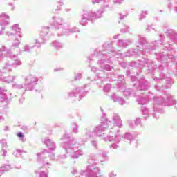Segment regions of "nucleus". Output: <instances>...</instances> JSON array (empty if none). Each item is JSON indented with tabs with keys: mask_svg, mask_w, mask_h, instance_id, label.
Here are the masks:
<instances>
[{
	"mask_svg": "<svg viewBox=\"0 0 177 177\" xmlns=\"http://www.w3.org/2000/svg\"><path fill=\"white\" fill-rule=\"evenodd\" d=\"M39 177H48V172L41 171L39 172Z\"/></svg>",
	"mask_w": 177,
	"mask_h": 177,
	"instance_id": "52",
	"label": "nucleus"
},
{
	"mask_svg": "<svg viewBox=\"0 0 177 177\" xmlns=\"http://www.w3.org/2000/svg\"><path fill=\"white\" fill-rule=\"evenodd\" d=\"M64 158H67V156H66V155H60L57 160H64Z\"/></svg>",
	"mask_w": 177,
	"mask_h": 177,
	"instance_id": "58",
	"label": "nucleus"
},
{
	"mask_svg": "<svg viewBox=\"0 0 177 177\" xmlns=\"http://www.w3.org/2000/svg\"><path fill=\"white\" fill-rule=\"evenodd\" d=\"M83 175L86 177H102V171L96 165H89L86 167V171H83L81 176Z\"/></svg>",
	"mask_w": 177,
	"mask_h": 177,
	"instance_id": "11",
	"label": "nucleus"
},
{
	"mask_svg": "<svg viewBox=\"0 0 177 177\" xmlns=\"http://www.w3.org/2000/svg\"><path fill=\"white\" fill-rule=\"evenodd\" d=\"M111 120L115 127H118V128H122V127L124 126V124H122V120H121V117H120L118 114L113 113L111 116Z\"/></svg>",
	"mask_w": 177,
	"mask_h": 177,
	"instance_id": "23",
	"label": "nucleus"
},
{
	"mask_svg": "<svg viewBox=\"0 0 177 177\" xmlns=\"http://www.w3.org/2000/svg\"><path fill=\"white\" fill-rule=\"evenodd\" d=\"M155 89L158 91V92H162L164 91V86H162V87H159L158 85H156L155 86Z\"/></svg>",
	"mask_w": 177,
	"mask_h": 177,
	"instance_id": "53",
	"label": "nucleus"
},
{
	"mask_svg": "<svg viewBox=\"0 0 177 177\" xmlns=\"http://www.w3.org/2000/svg\"><path fill=\"white\" fill-rule=\"evenodd\" d=\"M19 44H20V40L15 39V43L12 44V46H15V48H17V46H19Z\"/></svg>",
	"mask_w": 177,
	"mask_h": 177,
	"instance_id": "55",
	"label": "nucleus"
},
{
	"mask_svg": "<svg viewBox=\"0 0 177 177\" xmlns=\"http://www.w3.org/2000/svg\"><path fill=\"white\" fill-rule=\"evenodd\" d=\"M136 49H131L124 53L125 57H129L133 55H145V53H150V48L149 47V42L146 38L140 37L136 44Z\"/></svg>",
	"mask_w": 177,
	"mask_h": 177,
	"instance_id": "6",
	"label": "nucleus"
},
{
	"mask_svg": "<svg viewBox=\"0 0 177 177\" xmlns=\"http://www.w3.org/2000/svg\"><path fill=\"white\" fill-rule=\"evenodd\" d=\"M110 98L114 103H119L121 106H124L127 103L125 100L122 98V97L115 94V93H113L112 95H109Z\"/></svg>",
	"mask_w": 177,
	"mask_h": 177,
	"instance_id": "24",
	"label": "nucleus"
},
{
	"mask_svg": "<svg viewBox=\"0 0 177 177\" xmlns=\"http://www.w3.org/2000/svg\"><path fill=\"white\" fill-rule=\"evenodd\" d=\"M142 115L144 117L145 120H147L150 117V111L149 109L142 106L141 107Z\"/></svg>",
	"mask_w": 177,
	"mask_h": 177,
	"instance_id": "33",
	"label": "nucleus"
},
{
	"mask_svg": "<svg viewBox=\"0 0 177 177\" xmlns=\"http://www.w3.org/2000/svg\"><path fill=\"white\" fill-rule=\"evenodd\" d=\"M61 140L63 142L61 143L62 147L66 151L72 160H78L80 156L85 154L84 149H80L81 144L75 138L70 137L68 134H64L61 138Z\"/></svg>",
	"mask_w": 177,
	"mask_h": 177,
	"instance_id": "3",
	"label": "nucleus"
},
{
	"mask_svg": "<svg viewBox=\"0 0 177 177\" xmlns=\"http://www.w3.org/2000/svg\"><path fill=\"white\" fill-rule=\"evenodd\" d=\"M44 164V167H46V168H49V167H50V163H43Z\"/></svg>",
	"mask_w": 177,
	"mask_h": 177,
	"instance_id": "63",
	"label": "nucleus"
},
{
	"mask_svg": "<svg viewBox=\"0 0 177 177\" xmlns=\"http://www.w3.org/2000/svg\"><path fill=\"white\" fill-rule=\"evenodd\" d=\"M43 142L47 145L49 150H56V144L51 139L46 138Z\"/></svg>",
	"mask_w": 177,
	"mask_h": 177,
	"instance_id": "29",
	"label": "nucleus"
},
{
	"mask_svg": "<svg viewBox=\"0 0 177 177\" xmlns=\"http://www.w3.org/2000/svg\"><path fill=\"white\" fill-rule=\"evenodd\" d=\"M23 102H24V97H22L19 100V103H20V104H21Z\"/></svg>",
	"mask_w": 177,
	"mask_h": 177,
	"instance_id": "64",
	"label": "nucleus"
},
{
	"mask_svg": "<svg viewBox=\"0 0 177 177\" xmlns=\"http://www.w3.org/2000/svg\"><path fill=\"white\" fill-rule=\"evenodd\" d=\"M159 37L160 41H153V43L151 44V45L148 46V48H149L150 49V53H151V51L156 50V49L158 48V46L157 45H162V42H164V38H165V35H164L163 34H160L159 35Z\"/></svg>",
	"mask_w": 177,
	"mask_h": 177,
	"instance_id": "22",
	"label": "nucleus"
},
{
	"mask_svg": "<svg viewBox=\"0 0 177 177\" xmlns=\"http://www.w3.org/2000/svg\"><path fill=\"white\" fill-rule=\"evenodd\" d=\"M90 14L91 15V17L93 18V20H97V19H100V17H103V13L104 10L103 8L98 10L96 12L88 11Z\"/></svg>",
	"mask_w": 177,
	"mask_h": 177,
	"instance_id": "27",
	"label": "nucleus"
},
{
	"mask_svg": "<svg viewBox=\"0 0 177 177\" xmlns=\"http://www.w3.org/2000/svg\"><path fill=\"white\" fill-rule=\"evenodd\" d=\"M104 92L106 93H109V92H111V84H107L104 87Z\"/></svg>",
	"mask_w": 177,
	"mask_h": 177,
	"instance_id": "43",
	"label": "nucleus"
},
{
	"mask_svg": "<svg viewBox=\"0 0 177 177\" xmlns=\"http://www.w3.org/2000/svg\"><path fill=\"white\" fill-rule=\"evenodd\" d=\"M91 71H93V73H96L97 71V68L91 66Z\"/></svg>",
	"mask_w": 177,
	"mask_h": 177,
	"instance_id": "61",
	"label": "nucleus"
},
{
	"mask_svg": "<svg viewBox=\"0 0 177 177\" xmlns=\"http://www.w3.org/2000/svg\"><path fill=\"white\" fill-rule=\"evenodd\" d=\"M123 95L125 96V97H129V96L132 95V90H131V88H126L123 91Z\"/></svg>",
	"mask_w": 177,
	"mask_h": 177,
	"instance_id": "41",
	"label": "nucleus"
},
{
	"mask_svg": "<svg viewBox=\"0 0 177 177\" xmlns=\"http://www.w3.org/2000/svg\"><path fill=\"white\" fill-rule=\"evenodd\" d=\"M57 3L59 6H57L56 8H54L53 10V13H56V12H60V10H62V6H63V5H64V0H59L57 1Z\"/></svg>",
	"mask_w": 177,
	"mask_h": 177,
	"instance_id": "36",
	"label": "nucleus"
},
{
	"mask_svg": "<svg viewBox=\"0 0 177 177\" xmlns=\"http://www.w3.org/2000/svg\"><path fill=\"white\" fill-rule=\"evenodd\" d=\"M129 30H130L129 26H126L124 28L120 29V32H122V34L125 32H129Z\"/></svg>",
	"mask_w": 177,
	"mask_h": 177,
	"instance_id": "48",
	"label": "nucleus"
},
{
	"mask_svg": "<svg viewBox=\"0 0 177 177\" xmlns=\"http://www.w3.org/2000/svg\"><path fill=\"white\" fill-rule=\"evenodd\" d=\"M49 27L42 28L40 36L35 39V44L37 48H41L45 44V37L48 35Z\"/></svg>",
	"mask_w": 177,
	"mask_h": 177,
	"instance_id": "14",
	"label": "nucleus"
},
{
	"mask_svg": "<svg viewBox=\"0 0 177 177\" xmlns=\"http://www.w3.org/2000/svg\"><path fill=\"white\" fill-rule=\"evenodd\" d=\"M168 8L170 10L174 9V12L176 13H177V3H176V1H171L170 3H169Z\"/></svg>",
	"mask_w": 177,
	"mask_h": 177,
	"instance_id": "38",
	"label": "nucleus"
},
{
	"mask_svg": "<svg viewBox=\"0 0 177 177\" xmlns=\"http://www.w3.org/2000/svg\"><path fill=\"white\" fill-rule=\"evenodd\" d=\"M131 44H132L131 39H120L118 41L116 45H118L119 48H127V46H129Z\"/></svg>",
	"mask_w": 177,
	"mask_h": 177,
	"instance_id": "28",
	"label": "nucleus"
},
{
	"mask_svg": "<svg viewBox=\"0 0 177 177\" xmlns=\"http://www.w3.org/2000/svg\"><path fill=\"white\" fill-rule=\"evenodd\" d=\"M120 129H118L111 133V132L107 135L106 137H104L103 140L104 142H115L109 146L110 149H118L120 147V142H121V136L118 135Z\"/></svg>",
	"mask_w": 177,
	"mask_h": 177,
	"instance_id": "9",
	"label": "nucleus"
},
{
	"mask_svg": "<svg viewBox=\"0 0 177 177\" xmlns=\"http://www.w3.org/2000/svg\"><path fill=\"white\" fill-rule=\"evenodd\" d=\"M49 158H50V160H55V153H50Z\"/></svg>",
	"mask_w": 177,
	"mask_h": 177,
	"instance_id": "62",
	"label": "nucleus"
},
{
	"mask_svg": "<svg viewBox=\"0 0 177 177\" xmlns=\"http://www.w3.org/2000/svg\"><path fill=\"white\" fill-rule=\"evenodd\" d=\"M35 47V46H29L28 44H26L24 46V52H31V50L33 49Z\"/></svg>",
	"mask_w": 177,
	"mask_h": 177,
	"instance_id": "40",
	"label": "nucleus"
},
{
	"mask_svg": "<svg viewBox=\"0 0 177 177\" xmlns=\"http://www.w3.org/2000/svg\"><path fill=\"white\" fill-rule=\"evenodd\" d=\"M166 35L169 38V41L166 43L165 48H163L164 51L159 53H156L157 60L162 63H169L176 60V50L174 48H169L168 46H174L177 43V33L172 29H168L166 32Z\"/></svg>",
	"mask_w": 177,
	"mask_h": 177,
	"instance_id": "2",
	"label": "nucleus"
},
{
	"mask_svg": "<svg viewBox=\"0 0 177 177\" xmlns=\"http://www.w3.org/2000/svg\"><path fill=\"white\" fill-rule=\"evenodd\" d=\"M107 129H112L109 133H111V132L113 133L115 131V127L113 128L111 121L106 119L104 122H101L100 124L94 128L93 132L97 138H100L103 140V138L107 136L104 134V132H106Z\"/></svg>",
	"mask_w": 177,
	"mask_h": 177,
	"instance_id": "7",
	"label": "nucleus"
},
{
	"mask_svg": "<svg viewBox=\"0 0 177 177\" xmlns=\"http://www.w3.org/2000/svg\"><path fill=\"white\" fill-rule=\"evenodd\" d=\"M93 5L95 3H100L102 2V8H109L110 0H91ZM114 3H119L120 5L124 2V0H113Z\"/></svg>",
	"mask_w": 177,
	"mask_h": 177,
	"instance_id": "21",
	"label": "nucleus"
},
{
	"mask_svg": "<svg viewBox=\"0 0 177 177\" xmlns=\"http://www.w3.org/2000/svg\"><path fill=\"white\" fill-rule=\"evenodd\" d=\"M3 59L7 60L2 68V73L3 74L10 73L13 67L21 66V61L19 59L17 55L12 53V51L10 50L6 51V47L3 46L1 48H0V62H2Z\"/></svg>",
	"mask_w": 177,
	"mask_h": 177,
	"instance_id": "4",
	"label": "nucleus"
},
{
	"mask_svg": "<svg viewBox=\"0 0 177 177\" xmlns=\"http://www.w3.org/2000/svg\"><path fill=\"white\" fill-rule=\"evenodd\" d=\"M38 78L32 75H29L25 78V84H14L13 88L15 89H24L26 91H32L34 86L37 85Z\"/></svg>",
	"mask_w": 177,
	"mask_h": 177,
	"instance_id": "8",
	"label": "nucleus"
},
{
	"mask_svg": "<svg viewBox=\"0 0 177 177\" xmlns=\"http://www.w3.org/2000/svg\"><path fill=\"white\" fill-rule=\"evenodd\" d=\"M124 86H125V80L124 75H120L118 77V88H124Z\"/></svg>",
	"mask_w": 177,
	"mask_h": 177,
	"instance_id": "34",
	"label": "nucleus"
},
{
	"mask_svg": "<svg viewBox=\"0 0 177 177\" xmlns=\"http://www.w3.org/2000/svg\"><path fill=\"white\" fill-rule=\"evenodd\" d=\"M131 81L133 82V85L135 86L134 84H136V82H139V80H138V78H136V76H131Z\"/></svg>",
	"mask_w": 177,
	"mask_h": 177,
	"instance_id": "54",
	"label": "nucleus"
},
{
	"mask_svg": "<svg viewBox=\"0 0 177 177\" xmlns=\"http://www.w3.org/2000/svg\"><path fill=\"white\" fill-rule=\"evenodd\" d=\"M22 153H23V151L20 149H17L15 151L12 152V155L15 156V157L19 158V157H21Z\"/></svg>",
	"mask_w": 177,
	"mask_h": 177,
	"instance_id": "44",
	"label": "nucleus"
},
{
	"mask_svg": "<svg viewBox=\"0 0 177 177\" xmlns=\"http://www.w3.org/2000/svg\"><path fill=\"white\" fill-rule=\"evenodd\" d=\"M154 80H156V81H158V82H160V81H161L162 80H165V75L164 73H161L160 78L156 77V78H154Z\"/></svg>",
	"mask_w": 177,
	"mask_h": 177,
	"instance_id": "51",
	"label": "nucleus"
},
{
	"mask_svg": "<svg viewBox=\"0 0 177 177\" xmlns=\"http://www.w3.org/2000/svg\"><path fill=\"white\" fill-rule=\"evenodd\" d=\"M0 80L2 82L10 84V82H13L14 80H16V76L0 77Z\"/></svg>",
	"mask_w": 177,
	"mask_h": 177,
	"instance_id": "32",
	"label": "nucleus"
},
{
	"mask_svg": "<svg viewBox=\"0 0 177 177\" xmlns=\"http://www.w3.org/2000/svg\"><path fill=\"white\" fill-rule=\"evenodd\" d=\"M95 136V132L91 130V129H84V135L81 139L82 143H86L88 140H89L91 138H93Z\"/></svg>",
	"mask_w": 177,
	"mask_h": 177,
	"instance_id": "20",
	"label": "nucleus"
},
{
	"mask_svg": "<svg viewBox=\"0 0 177 177\" xmlns=\"http://www.w3.org/2000/svg\"><path fill=\"white\" fill-rule=\"evenodd\" d=\"M109 157L106 153H102V156L99 155L97 158L94 159L95 164H99V162H103L107 161Z\"/></svg>",
	"mask_w": 177,
	"mask_h": 177,
	"instance_id": "30",
	"label": "nucleus"
},
{
	"mask_svg": "<svg viewBox=\"0 0 177 177\" xmlns=\"http://www.w3.org/2000/svg\"><path fill=\"white\" fill-rule=\"evenodd\" d=\"M82 78V75L80 73H75V80L76 81H79V80H81Z\"/></svg>",
	"mask_w": 177,
	"mask_h": 177,
	"instance_id": "49",
	"label": "nucleus"
},
{
	"mask_svg": "<svg viewBox=\"0 0 177 177\" xmlns=\"http://www.w3.org/2000/svg\"><path fill=\"white\" fill-rule=\"evenodd\" d=\"M153 110L151 113L153 118H160V114L164 113L162 106H172V104H176L177 100L172 95L165 92V97H153Z\"/></svg>",
	"mask_w": 177,
	"mask_h": 177,
	"instance_id": "5",
	"label": "nucleus"
},
{
	"mask_svg": "<svg viewBox=\"0 0 177 177\" xmlns=\"http://www.w3.org/2000/svg\"><path fill=\"white\" fill-rule=\"evenodd\" d=\"M68 23H64V19L60 17L54 16L52 17V25L55 27L58 37H62V34L66 28V25Z\"/></svg>",
	"mask_w": 177,
	"mask_h": 177,
	"instance_id": "10",
	"label": "nucleus"
},
{
	"mask_svg": "<svg viewBox=\"0 0 177 177\" xmlns=\"http://www.w3.org/2000/svg\"><path fill=\"white\" fill-rule=\"evenodd\" d=\"M141 122H142V119H140V118H137L135 121V125H140Z\"/></svg>",
	"mask_w": 177,
	"mask_h": 177,
	"instance_id": "56",
	"label": "nucleus"
},
{
	"mask_svg": "<svg viewBox=\"0 0 177 177\" xmlns=\"http://www.w3.org/2000/svg\"><path fill=\"white\" fill-rule=\"evenodd\" d=\"M143 95V97L139 96L137 98V102L138 104H141L143 106V104H146L151 99V96H153V94H151L150 93H142Z\"/></svg>",
	"mask_w": 177,
	"mask_h": 177,
	"instance_id": "18",
	"label": "nucleus"
},
{
	"mask_svg": "<svg viewBox=\"0 0 177 177\" xmlns=\"http://www.w3.org/2000/svg\"><path fill=\"white\" fill-rule=\"evenodd\" d=\"M71 129L73 133H78L80 132V125L75 122L71 123Z\"/></svg>",
	"mask_w": 177,
	"mask_h": 177,
	"instance_id": "37",
	"label": "nucleus"
},
{
	"mask_svg": "<svg viewBox=\"0 0 177 177\" xmlns=\"http://www.w3.org/2000/svg\"><path fill=\"white\" fill-rule=\"evenodd\" d=\"M117 176V174H114L113 171H111L109 174V177H115Z\"/></svg>",
	"mask_w": 177,
	"mask_h": 177,
	"instance_id": "60",
	"label": "nucleus"
},
{
	"mask_svg": "<svg viewBox=\"0 0 177 177\" xmlns=\"http://www.w3.org/2000/svg\"><path fill=\"white\" fill-rule=\"evenodd\" d=\"M115 44V42L111 44L104 43L102 51L95 50L92 56L88 57V62L91 63L95 57H97V59H100L97 61V64H99L102 71H111V70H114V67L110 64H112L111 57L113 56H117L115 55L117 50L113 47Z\"/></svg>",
	"mask_w": 177,
	"mask_h": 177,
	"instance_id": "1",
	"label": "nucleus"
},
{
	"mask_svg": "<svg viewBox=\"0 0 177 177\" xmlns=\"http://www.w3.org/2000/svg\"><path fill=\"white\" fill-rule=\"evenodd\" d=\"M130 66L131 67H142L143 66L147 67H151V68H157V65H155L154 63H153L152 60L142 58V59L138 61V62H131L130 63Z\"/></svg>",
	"mask_w": 177,
	"mask_h": 177,
	"instance_id": "13",
	"label": "nucleus"
},
{
	"mask_svg": "<svg viewBox=\"0 0 177 177\" xmlns=\"http://www.w3.org/2000/svg\"><path fill=\"white\" fill-rule=\"evenodd\" d=\"M52 46H53L56 49H60V48H63V44L57 41H54L52 43Z\"/></svg>",
	"mask_w": 177,
	"mask_h": 177,
	"instance_id": "39",
	"label": "nucleus"
},
{
	"mask_svg": "<svg viewBox=\"0 0 177 177\" xmlns=\"http://www.w3.org/2000/svg\"><path fill=\"white\" fill-rule=\"evenodd\" d=\"M134 86H136L138 91H147V89L150 88V83L147 82V80L142 79L139 80V82L134 83Z\"/></svg>",
	"mask_w": 177,
	"mask_h": 177,
	"instance_id": "15",
	"label": "nucleus"
},
{
	"mask_svg": "<svg viewBox=\"0 0 177 177\" xmlns=\"http://www.w3.org/2000/svg\"><path fill=\"white\" fill-rule=\"evenodd\" d=\"M9 24V15H6V13L3 12L0 15V26H1V30H0V35H3V30H5V27L3 26H8Z\"/></svg>",
	"mask_w": 177,
	"mask_h": 177,
	"instance_id": "17",
	"label": "nucleus"
},
{
	"mask_svg": "<svg viewBox=\"0 0 177 177\" xmlns=\"http://www.w3.org/2000/svg\"><path fill=\"white\" fill-rule=\"evenodd\" d=\"M17 136H18V138H20V140H21V142H26V137L24 136V134H23V133L21 132L17 133Z\"/></svg>",
	"mask_w": 177,
	"mask_h": 177,
	"instance_id": "47",
	"label": "nucleus"
},
{
	"mask_svg": "<svg viewBox=\"0 0 177 177\" xmlns=\"http://www.w3.org/2000/svg\"><path fill=\"white\" fill-rule=\"evenodd\" d=\"M12 31H15V33L12 32H7L6 35H8V37L13 36L17 34L18 36L21 38V35H20V33L21 32V28L19 27V24L14 25L12 28Z\"/></svg>",
	"mask_w": 177,
	"mask_h": 177,
	"instance_id": "26",
	"label": "nucleus"
},
{
	"mask_svg": "<svg viewBox=\"0 0 177 177\" xmlns=\"http://www.w3.org/2000/svg\"><path fill=\"white\" fill-rule=\"evenodd\" d=\"M165 82H167V85L166 86V88H171L172 86V84H174V80L171 78H167L165 79Z\"/></svg>",
	"mask_w": 177,
	"mask_h": 177,
	"instance_id": "45",
	"label": "nucleus"
},
{
	"mask_svg": "<svg viewBox=\"0 0 177 177\" xmlns=\"http://www.w3.org/2000/svg\"><path fill=\"white\" fill-rule=\"evenodd\" d=\"M151 30H154V28L153 27V25H149L146 28V31H151Z\"/></svg>",
	"mask_w": 177,
	"mask_h": 177,
	"instance_id": "57",
	"label": "nucleus"
},
{
	"mask_svg": "<svg viewBox=\"0 0 177 177\" xmlns=\"http://www.w3.org/2000/svg\"><path fill=\"white\" fill-rule=\"evenodd\" d=\"M42 154H44V153H37V160L38 161H41V156H42Z\"/></svg>",
	"mask_w": 177,
	"mask_h": 177,
	"instance_id": "59",
	"label": "nucleus"
},
{
	"mask_svg": "<svg viewBox=\"0 0 177 177\" xmlns=\"http://www.w3.org/2000/svg\"><path fill=\"white\" fill-rule=\"evenodd\" d=\"M0 102L8 103V90L3 87H0Z\"/></svg>",
	"mask_w": 177,
	"mask_h": 177,
	"instance_id": "25",
	"label": "nucleus"
},
{
	"mask_svg": "<svg viewBox=\"0 0 177 177\" xmlns=\"http://www.w3.org/2000/svg\"><path fill=\"white\" fill-rule=\"evenodd\" d=\"M0 169H1V172H6L7 171H10L12 169V167H10V165H6L2 167H0Z\"/></svg>",
	"mask_w": 177,
	"mask_h": 177,
	"instance_id": "42",
	"label": "nucleus"
},
{
	"mask_svg": "<svg viewBox=\"0 0 177 177\" xmlns=\"http://www.w3.org/2000/svg\"><path fill=\"white\" fill-rule=\"evenodd\" d=\"M88 95V91H82L81 87H77L74 88L72 91L66 93L65 97L66 99H72V97H77L79 95L78 100H81L83 97H85Z\"/></svg>",
	"mask_w": 177,
	"mask_h": 177,
	"instance_id": "12",
	"label": "nucleus"
},
{
	"mask_svg": "<svg viewBox=\"0 0 177 177\" xmlns=\"http://www.w3.org/2000/svg\"><path fill=\"white\" fill-rule=\"evenodd\" d=\"M88 21L93 23L94 20L92 18V14H91L89 11H84L82 19L79 23L81 26H88Z\"/></svg>",
	"mask_w": 177,
	"mask_h": 177,
	"instance_id": "16",
	"label": "nucleus"
},
{
	"mask_svg": "<svg viewBox=\"0 0 177 177\" xmlns=\"http://www.w3.org/2000/svg\"><path fill=\"white\" fill-rule=\"evenodd\" d=\"M91 143L93 147H95V149H97V146L99 145V142H97V140H91Z\"/></svg>",
	"mask_w": 177,
	"mask_h": 177,
	"instance_id": "50",
	"label": "nucleus"
},
{
	"mask_svg": "<svg viewBox=\"0 0 177 177\" xmlns=\"http://www.w3.org/2000/svg\"><path fill=\"white\" fill-rule=\"evenodd\" d=\"M74 32H80V28L77 27H73L70 29V24H65V28L64 29V32L61 35V37H63L64 35L67 37V35L74 34Z\"/></svg>",
	"mask_w": 177,
	"mask_h": 177,
	"instance_id": "19",
	"label": "nucleus"
},
{
	"mask_svg": "<svg viewBox=\"0 0 177 177\" xmlns=\"http://www.w3.org/2000/svg\"><path fill=\"white\" fill-rule=\"evenodd\" d=\"M149 15V12H147V10L145 11H142L141 12V15L139 18L140 21L143 20V19H145V17H146V16H147Z\"/></svg>",
	"mask_w": 177,
	"mask_h": 177,
	"instance_id": "46",
	"label": "nucleus"
},
{
	"mask_svg": "<svg viewBox=\"0 0 177 177\" xmlns=\"http://www.w3.org/2000/svg\"><path fill=\"white\" fill-rule=\"evenodd\" d=\"M124 139L129 140V142L131 145V143L135 140V136H133L131 133H126L124 135Z\"/></svg>",
	"mask_w": 177,
	"mask_h": 177,
	"instance_id": "35",
	"label": "nucleus"
},
{
	"mask_svg": "<svg viewBox=\"0 0 177 177\" xmlns=\"http://www.w3.org/2000/svg\"><path fill=\"white\" fill-rule=\"evenodd\" d=\"M0 145H1L2 146V156L3 157H6L8 151L5 149H7L8 147V142L6 141V140L1 139L0 140Z\"/></svg>",
	"mask_w": 177,
	"mask_h": 177,
	"instance_id": "31",
	"label": "nucleus"
}]
</instances>
